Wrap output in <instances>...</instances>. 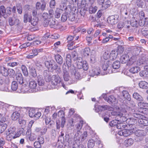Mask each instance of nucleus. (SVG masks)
Segmentation results:
<instances>
[{
  "instance_id": "f257e3e1",
  "label": "nucleus",
  "mask_w": 148,
  "mask_h": 148,
  "mask_svg": "<svg viewBox=\"0 0 148 148\" xmlns=\"http://www.w3.org/2000/svg\"><path fill=\"white\" fill-rule=\"evenodd\" d=\"M6 140L8 141H12L13 139L19 137L22 133L23 130L19 129V131H16V129L14 126H11L6 131Z\"/></svg>"
},
{
  "instance_id": "f03ea898",
  "label": "nucleus",
  "mask_w": 148,
  "mask_h": 148,
  "mask_svg": "<svg viewBox=\"0 0 148 148\" xmlns=\"http://www.w3.org/2000/svg\"><path fill=\"white\" fill-rule=\"evenodd\" d=\"M131 111L130 112L132 115L134 117L139 119L138 120L139 123L144 126H148V120L144 119V117L143 116L139 114V112L134 109H132Z\"/></svg>"
},
{
  "instance_id": "7ed1b4c3",
  "label": "nucleus",
  "mask_w": 148,
  "mask_h": 148,
  "mask_svg": "<svg viewBox=\"0 0 148 148\" xmlns=\"http://www.w3.org/2000/svg\"><path fill=\"white\" fill-rule=\"evenodd\" d=\"M51 83L48 84L47 88L49 89L55 88L56 86L60 83L61 79L58 76L53 75L52 76Z\"/></svg>"
},
{
  "instance_id": "20e7f679",
  "label": "nucleus",
  "mask_w": 148,
  "mask_h": 148,
  "mask_svg": "<svg viewBox=\"0 0 148 148\" xmlns=\"http://www.w3.org/2000/svg\"><path fill=\"white\" fill-rule=\"evenodd\" d=\"M9 123L8 119L6 118L5 117H3L0 114V134L4 132Z\"/></svg>"
},
{
  "instance_id": "39448f33",
  "label": "nucleus",
  "mask_w": 148,
  "mask_h": 148,
  "mask_svg": "<svg viewBox=\"0 0 148 148\" xmlns=\"http://www.w3.org/2000/svg\"><path fill=\"white\" fill-rule=\"evenodd\" d=\"M10 106V105L8 104L0 101V111L1 112V113H0V114L3 117H5L4 116L6 114L7 111V108Z\"/></svg>"
},
{
  "instance_id": "423d86ee",
  "label": "nucleus",
  "mask_w": 148,
  "mask_h": 148,
  "mask_svg": "<svg viewBox=\"0 0 148 148\" xmlns=\"http://www.w3.org/2000/svg\"><path fill=\"white\" fill-rule=\"evenodd\" d=\"M29 115L30 117H33L35 119H37L41 116V114L40 112L32 109L29 110Z\"/></svg>"
},
{
  "instance_id": "0eeeda50",
  "label": "nucleus",
  "mask_w": 148,
  "mask_h": 148,
  "mask_svg": "<svg viewBox=\"0 0 148 148\" xmlns=\"http://www.w3.org/2000/svg\"><path fill=\"white\" fill-rule=\"evenodd\" d=\"M45 66L48 70H55L57 69L58 66L53 61H45Z\"/></svg>"
},
{
  "instance_id": "6e6552de",
  "label": "nucleus",
  "mask_w": 148,
  "mask_h": 148,
  "mask_svg": "<svg viewBox=\"0 0 148 148\" xmlns=\"http://www.w3.org/2000/svg\"><path fill=\"white\" fill-rule=\"evenodd\" d=\"M122 114L119 117L118 121L119 122H124L127 120V117L128 115V113L125 110L123 109L121 110Z\"/></svg>"
},
{
  "instance_id": "1a4fd4ad",
  "label": "nucleus",
  "mask_w": 148,
  "mask_h": 148,
  "mask_svg": "<svg viewBox=\"0 0 148 148\" xmlns=\"http://www.w3.org/2000/svg\"><path fill=\"white\" fill-rule=\"evenodd\" d=\"M133 1L136 2V4L138 7L142 8L145 6L147 7V4H148V0H133Z\"/></svg>"
},
{
  "instance_id": "9d476101",
  "label": "nucleus",
  "mask_w": 148,
  "mask_h": 148,
  "mask_svg": "<svg viewBox=\"0 0 148 148\" xmlns=\"http://www.w3.org/2000/svg\"><path fill=\"white\" fill-rule=\"evenodd\" d=\"M77 68L79 69L83 68L84 70L86 71L88 69V65L86 61H81L78 62L77 64Z\"/></svg>"
},
{
  "instance_id": "9b49d317",
  "label": "nucleus",
  "mask_w": 148,
  "mask_h": 148,
  "mask_svg": "<svg viewBox=\"0 0 148 148\" xmlns=\"http://www.w3.org/2000/svg\"><path fill=\"white\" fill-rule=\"evenodd\" d=\"M118 17V16L117 15L111 16L108 18L107 22L111 25H114L117 22Z\"/></svg>"
},
{
  "instance_id": "f8f14e48",
  "label": "nucleus",
  "mask_w": 148,
  "mask_h": 148,
  "mask_svg": "<svg viewBox=\"0 0 148 148\" xmlns=\"http://www.w3.org/2000/svg\"><path fill=\"white\" fill-rule=\"evenodd\" d=\"M5 80L6 82V83L0 85V90L3 91H9V90L8 87L10 82L9 79L8 78H6Z\"/></svg>"
},
{
  "instance_id": "ddd939ff",
  "label": "nucleus",
  "mask_w": 148,
  "mask_h": 148,
  "mask_svg": "<svg viewBox=\"0 0 148 148\" xmlns=\"http://www.w3.org/2000/svg\"><path fill=\"white\" fill-rule=\"evenodd\" d=\"M133 133V131L131 130H124L119 131L118 134L120 136L127 137L132 134Z\"/></svg>"
},
{
  "instance_id": "4468645a",
  "label": "nucleus",
  "mask_w": 148,
  "mask_h": 148,
  "mask_svg": "<svg viewBox=\"0 0 148 148\" xmlns=\"http://www.w3.org/2000/svg\"><path fill=\"white\" fill-rule=\"evenodd\" d=\"M102 96L105 100L110 104H112L113 102L115 101L116 99L113 95H111L108 97H107L106 94H103Z\"/></svg>"
},
{
  "instance_id": "2eb2a0df",
  "label": "nucleus",
  "mask_w": 148,
  "mask_h": 148,
  "mask_svg": "<svg viewBox=\"0 0 148 148\" xmlns=\"http://www.w3.org/2000/svg\"><path fill=\"white\" fill-rule=\"evenodd\" d=\"M44 77L47 82H49L52 78L51 74V73L47 70H45L43 73Z\"/></svg>"
},
{
  "instance_id": "dca6fc26",
  "label": "nucleus",
  "mask_w": 148,
  "mask_h": 148,
  "mask_svg": "<svg viewBox=\"0 0 148 148\" xmlns=\"http://www.w3.org/2000/svg\"><path fill=\"white\" fill-rule=\"evenodd\" d=\"M8 22L9 25L12 26L14 25H18L19 23L18 19H16L14 17L10 18H9Z\"/></svg>"
},
{
  "instance_id": "f3484780",
  "label": "nucleus",
  "mask_w": 148,
  "mask_h": 148,
  "mask_svg": "<svg viewBox=\"0 0 148 148\" xmlns=\"http://www.w3.org/2000/svg\"><path fill=\"white\" fill-rule=\"evenodd\" d=\"M118 54V53L117 50H112L110 54V60H114L116 59Z\"/></svg>"
},
{
  "instance_id": "a211bd4d",
  "label": "nucleus",
  "mask_w": 148,
  "mask_h": 148,
  "mask_svg": "<svg viewBox=\"0 0 148 148\" xmlns=\"http://www.w3.org/2000/svg\"><path fill=\"white\" fill-rule=\"evenodd\" d=\"M146 132L144 130L138 129L135 132V134L138 137H141L145 136Z\"/></svg>"
},
{
  "instance_id": "6ab92c4d",
  "label": "nucleus",
  "mask_w": 148,
  "mask_h": 148,
  "mask_svg": "<svg viewBox=\"0 0 148 148\" xmlns=\"http://www.w3.org/2000/svg\"><path fill=\"white\" fill-rule=\"evenodd\" d=\"M90 73L91 76L94 77L95 75L97 76L100 74V70L99 67L93 68L90 71Z\"/></svg>"
},
{
  "instance_id": "aec40b11",
  "label": "nucleus",
  "mask_w": 148,
  "mask_h": 148,
  "mask_svg": "<svg viewBox=\"0 0 148 148\" xmlns=\"http://www.w3.org/2000/svg\"><path fill=\"white\" fill-rule=\"evenodd\" d=\"M16 78L19 84H21L23 83V77L21 73H17L16 75Z\"/></svg>"
},
{
  "instance_id": "412c9836",
  "label": "nucleus",
  "mask_w": 148,
  "mask_h": 148,
  "mask_svg": "<svg viewBox=\"0 0 148 148\" xmlns=\"http://www.w3.org/2000/svg\"><path fill=\"white\" fill-rule=\"evenodd\" d=\"M134 143V140L130 138L125 140L124 142V144L126 147H128L133 145Z\"/></svg>"
},
{
  "instance_id": "4be33fe9",
  "label": "nucleus",
  "mask_w": 148,
  "mask_h": 148,
  "mask_svg": "<svg viewBox=\"0 0 148 148\" xmlns=\"http://www.w3.org/2000/svg\"><path fill=\"white\" fill-rule=\"evenodd\" d=\"M140 70L139 67L136 66L131 67L129 70L130 72L134 74L138 72Z\"/></svg>"
},
{
  "instance_id": "5701e85b",
  "label": "nucleus",
  "mask_w": 148,
  "mask_h": 148,
  "mask_svg": "<svg viewBox=\"0 0 148 148\" xmlns=\"http://www.w3.org/2000/svg\"><path fill=\"white\" fill-rule=\"evenodd\" d=\"M37 82L38 86H42L45 84V81L41 75H39L37 77Z\"/></svg>"
},
{
  "instance_id": "b1692460",
  "label": "nucleus",
  "mask_w": 148,
  "mask_h": 148,
  "mask_svg": "<svg viewBox=\"0 0 148 148\" xmlns=\"http://www.w3.org/2000/svg\"><path fill=\"white\" fill-rule=\"evenodd\" d=\"M129 58V56L128 55H123L121 57L120 60L122 64H124L127 62Z\"/></svg>"
},
{
  "instance_id": "393cba45",
  "label": "nucleus",
  "mask_w": 148,
  "mask_h": 148,
  "mask_svg": "<svg viewBox=\"0 0 148 148\" xmlns=\"http://www.w3.org/2000/svg\"><path fill=\"white\" fill-rule=\"evenodd\" d=\"M71 72L72 74L74 73L75 77L76 79H79L80 78L81 76L79 72L76 71L74 67H73L72 69Z\"/></svg>"
},
{
  "instance_id": "a878e982",
  "label": "nucleus",
  "mask_w": 148,
  "mask_h": 148,
  "mask_svg": "<svg viewBox=\"0 0 148 148\" xmlns=\"http://www.w3.org/2000/svg\"><path fill=\"white\" fill-rule=\"evenodd\" d=\"M20 86L19 89L20 90V92L24 93L27 91V86L25 84H24V82L23 83L21 84H20Z\"/></svg>"
},
{
  "instance_id": "bb28decb",
  "label": "nucleus",
  "mask_w": 148,
  "mask_h": 148,
  "mask_svg": "<svg viewBox=\"0 0 148 148\" xmlns=\"http://www.w3.org/2000/svg\"><path fill=\"white\" fill-rule=\"evenodd\" d=\"M133 97L137 100L140 101H143V97L137 92H134L133 94Z\"/></svg>"
},
{
  "instance_id": "cd10ccee",
  "label": "nucleus",
  "mask_w": 148,
  "mask_h": 148,
  "mask_svg": "<svg viewBox=\"0 0 148 148\" xmlns=\"http://www.w3.org/2000/svg\"><path fill=\"white\" fill-rule=\"evenodd\" d=\"M139 85L140 88L147 89L148 88V83L144 81H141L139 82Z\"/></svg>"
},
{
  "instance_id": "c85d7f7f",
  "label": "nucleus",
  "mask_w": 148,
  "mask_h": 148,
  "mask_svg": "<svg viewBox=\"0 0 148 148\" xmlns=\"http://www.w3.org/2000/svg\"><path fill=\"white\" fill-rule=\"evenodd\" d=\"M55 59L57 62L59 64H61L63 62V59L61 56L57 54L55 56Z\"/></svg>"
},
{
  "instance_id": "c756f323",
  "label": "nucleus",
  "mask_w": 148,
  "mask_h": 148,
  "mask_svg": "<svg viewBox=\"0 0 148 148\" xmlns=\"http://www.w3.org/2000/svg\"><path fill=\"white\" fill-rule=\"evenodd\" d=\"M20 116V113L16 111L12 113L11 116L12 119L14 121L17 120L19 117Z\"/></svg>"
},
{
  "instance_id": "7c9ffc66",
  "label": "nucleus",
  "mask_w": 148,
  "mask_h": 148,
  "mask_svg": "<svg viewBox=\"0 0 148 148\" xmlns=\"http://www.w3.org/2000/svg\"><path fill=\"white\" fill-rule=\"evenodd\" d=\"M63 77L64 80L65 81H68L69 80L70 78L69 73L67 71L64 70L63 71Z\"/></svg>"
},
{
  "instance_id": "2f4dec72",
  "label": "nucleus",
  "mask_w": 148,
  "mask_h": 148,
  "mask_svg": "<svg viewBox=\"0 0 148 148\" xmlns=\"http://www.w3.org/2000/svg\"><path fill=\"white\" fill-rule=\"evenodd\" d=\"M122 94L124 98L128 101H130L131 100L130 96L127 91L123 90L122 92Z\"/></svg>"
},
{
  "instance_id": "473e14b6",
  "label": "nucleus",
  "mask_w": 148,
  "mask_h": 148,
  "mask_svg": "<svg viewBox=\"0 0 148 148\" xmlns=\"http://www.w3.org/2000/svg\"><path fill=\"white\" fill-rule=\"evenodd\" d=\"M31 15H29L27 13H25L24 15V22L27 23L28 21L29 22L32 18Z\"/></svg>"
},
{
  "instance_id": "72a5a7b5",
  "label": "nucleus",
  "mask_w": 148,
  "mask_h": 148,
  "mask_svg": "<svg viewBox=\"0 0 148 148\" xmlns=\"http://www.w3.org/2000/svg\"><path fill=\"white\" fill-rule=\"evenodd\" d=\"M66 64L68 66H70L71 64V59L70 54H68L66 55Z\"/></svg>"
},
{
  "instance_id": "f704fd0d",
  "label": "nucleus",
  "mask_w": 148,
  "mask_h": 148,
  "mask_svg": "<svg viewBox=\"0 0 148 148\" xmlns=\"http://www.w3.org/2000/svg\"><path fill=\"white\" fill-rule=\"evenodd\" d=\"M136 57L135 56H132L129 60L127 62V64L128 65H132L136 62Z\"/></svg>"
},
{
  "instance_id": "c9c22d12",
  "label": "nucleus",
  "mask_w": 148,
  "mask_h": 148,
  "mask_svg": "<svg viewBox=\"0 0 148 148\" xmlns=\"http://www.w3.org/2000/svg\"><path fill=\"white\" fill-rule=\"evenodd\" d=\"M127 127V125L126 124L123 123V122H118L116 127L118 129H122L126 128Z\"/></svg>"
},
{
  "instance_id": "e433bc0d",
  "label": "nucleus",
  "mask_w": 148,
  "mask_h": 148,
  "mask_svg": "<svg viewBox=\"0 0 148 148\" xmlns=\"http://www.w3.org/2000/svg\"><path fill=\"white\" fill-rule=\"evenodd\" d=\"M21 69L24 75L25 76H27L28 75V72L26 66L23 65H22Z\"/></svg>"
},
{
  "instance_id": "4c0bfd02",
  "label": "nucleus",
  "mask_w": 148,
  "mask_h": 148,
  "mask_svg": "<svg viewBox=\"0 0 148 148\" xmlns=\"http://www.w3.org/2000/svg\"><path fill=\"white\" fill-rule=\"evenodd\" d=\"M97 10V7L91 4L89 9V12L90 14L95 13Z\"/></svg>"
},
{
  "instance_id": "58836bf2",
  "label": "nucleus",
  "mask_w": 148,
  "mask_h": 148,
  "mask_svg": "<svg viewBox=\"0 0 148 148\" xmlns=\"http://www.w3.org/2000/svg\"><path fill=\"white\" fill-rule=\"evenodd\" d=\"M38 20L39 19L37 17H34L32 19H31L29 22H31L32 25L35 26L38 24Z\"/></svg>"
},
{
  "instance_id": "ea45409f",
  "label": "nucleus",
  "mask_w": 148,
  "mask_h": 148,
  "mask_svg": "<svg viewBox=\"0 0 148 148\" xmlns=\"http://www.w3.org/2000/svg\"><path fill=\"white\" fill-rule=\"evenodd\" d=\"M95 141L93 139H90L88 143V148H92L95 146Z\"/></svg>"
},
{
  "instance_id": "a19ab883",
  "label": "nucleus",
  "mask_w": 148,
  "mask_h": 148,
  "mask_svg": "<svg viewBox=\"0 0 148 148\" xmlns=\"http://www.w3.org/2000/svg\"><path fill=\"white\" fill-rule=\"evenodd\" d=\"M81 134L82 132L80 130H77L76 133L75 135L74 139L75 140H77L79 141L81 137Z\"/></svg>"
},
{
  "instance_id": "79ce46f5",
  "label": "nucleus",
  "mask_w": 148,
  "mask_h": 148,
  "mask_svg": "<svg viewBox=\"0 0 148 148\" xmlns=\"http://www.w3.org/2000/svg\"><path fill=\"white\" fill-rule=\"evenodd\" d=\"M111 4V3L110 1H107L104 3H103L102 4V9L103 10L106 9L110 6Z\"/></svg>"
},
{
  "instance_id": "37998d69",
  "label": "nucleus",
  "mask_w": 148,
  "mask_h": 148,
  "mask_svg": "<svg viewBox=\"0 0 148 148\" xmlns=\"http://www.w3.org/2000/svg\"><path fill=\"white\" fill-rule=\"evenodd\" d=\"M29 86L31 89H35L37 86V83L34 80L31 81L29 83Z\"/></svg>"
},
{
  "instance_id": "c03bdc74",
  "label": "nucleus",
  "mask_w": 148,
  "mask_h": 148,
  "mask_svg": "<svg viewBox=\"0 0 148 148\" xmlns=\"http://www.w3.org/2000/svg\"><path fill=\"white\" fill-rule=\"evenodd\" d=\"M133 18H134V19L131 21L130 24L133 27H138V25L137 21V20L135 19L134 17H133Z\"/></svg>"
},
{
  "instance_id": "a18cd8bd",
  "label": "nucleus",
  "mask_w": 148,
  "mask_h": 148,
  "mask_svg": "<svg viewBox=\"0 0 148 148\" xmlns=\"http://www.w3.org/2000/svg\"><path fill=\"white\" fill-rule=\"evenodd\" d=\"M113 38V37L112 35L109 36L108 37L103 38L101 41V43L103 44L106 43Z\"/></svg>"
},
{
  "instance_id": "49530a36",
  "label": "nucleus",
  "mask_w": 148,
  "mask_h": 148,
  "mask_svg": "<svg viewBox=\"0 0 148 148\" xmlns=\"http://www.w3.org/2000/svg\"><path fill=\"white\" fill-rule=\"evenodd\" d=\"M122 112L121 110L120 112L119 111H113L111 112V114L112 115L114 116H116L115 119H119V117H120L121 114Z\"/></svg>"
},
{
  "instance_id": "de8ad7c7",
  "label": "nucleus",
  "mask_w": 148,
  "mask_h": 148,
  "mask_svg": "<svg viewBox=\"0 0 148 148\" xmlns=\"http://www.w3.org/2000/svg\"><path fill=\"white\" fill-rule=\"evenodd\" d=\"M139 75L141 77H148V70L142 71L139 73Z\"/></svg>"
},
{
  "instance_id": "09e8293b",
  "label": "nucleus",
  "mask_w": 148,
  "mask_h": 148,
  "mask_svg": "<svg viewBox=\"0 0 148 148\" xmlns=\"http://www.w3.org/2000/svg\"><path fill=\"white\" fill-rule=\"evenodd\" d=\"M18 85L17 82L15 81L12 82L11 85V89L13 91L16 90L18 88Z\"/></svg>"
},
{
  "instance_id": "8fccbe9b",
  "label": "nucleus",
  "mask_w": 148,
  "mask_h": 148,
  "mask_svg": "<svg viewBox=\"0 0 148 148\" xmlns=\"http://www.w3.org/2000/svg\"><path fill=\"white\" fill-rule=\"evenodd\" d=\"M120 66V62L118 61H115L112 64L113 68L115 69H119Z\"/></svg>"
},
{
  "instance_id": "3c124183",
  "label": "nucleus",
  "mask_w": 148,
  "mask_h": 148,
  "mask_svg": "<svg viewBox=\"0 0 148 148\" xmlns=\"http://www.w3.org/2000/svg\"><path fill=\"white\" fill-rule=\"evenodd\" d=\"M67 1L66 0H64V1H62L61 4L60 5V8L62 10H63L66 9V8H65L66 6V2Z\"/></svg>"
},
{
  "instance_id": "603ef678",
  "label": "nucleus",
  "mask_w": 148,
  "mask_h": 148,
  "mask_svg": "<svg viewBox=\"0 0 148 148\" xmlns=\"http://www.w3.org/2000/svg\"><path fill=\"white\" fill-rule=\"evenodd\" d=\"M110 61L109 60H106L104 61V63L103 64L102 66V69L104 71H106L107 69L108 66V64H109Z\"/></svg>"
},
{
  "instance_id": "864d4df0",
  "label": "nucleus",
  "mask_w": 148,
  "mask_h": 148,
  "mask_svg": "<svg viewBox=\"0 0 148 148\" xmlns=\"http://www.w3.org/2000/svg\"><path fill=\"white\" fill-rule=\"evenodd\" d=\"M90 50L89 48H85L83 51V55L84 56H87L89 55Z\"/></svg>"
},
{
  "instance_id": "5fc2aeb1",
  "label": "nucleus",
  "mask_w": 148,
  "mask_h": 148,
  "mask_svg": "<svg viewBox=\"0 0 148 148\" xmlns=\"http://www.w3.org/2000/svg\"><path fill=\"white\" fill-rule=\"evenodd\" d=\"M30 74L33 77H36L37 75V74L36 73V69L33 68H31L30 69Z\"/></svg>"
},
{
  "instance_id": "6e6d98bb",
  "label": "nucleus",
  "mask_w": 148,
  "mask_h": 148,
  "mask_svg": "<svg viewBox=\"0 0 148 148\" xmlns=\"http://www.w3.org/2000/svg\"><path fill=\"white\" fill-rule=\"evenodd\" d=\"M83 124V121H80L79 123H77V124L75 125V126L76 127V128L77 130H80L81 129Z\"/></svg>"
},
{
  "instance_id": "4d7b16f0",
  "label": "nucleus",
  "mask_w": 148,
  "mask_h": 148,
  "mask_svg": "<svg viewBox=\"0 0 148 148\" xmlns=\"http://www.w3.org/2000/svg\"><path fill=\"white\" fill-rule=\"evenodd\" d=\"M142 34L144 36L148 35V27H143L141 30Z\"/></svg>"
},
{
  "instance_id": "13d9d810",
  "label": "nucleus",
  "mask_w": 148,
  "mask_h": 148,
  "mask_svg": "<svg viewBox=\"0 0 148 148\" xmlns=\"http://www.w3.org/2000/svg\"><path fill=\"white\" fill-rule=\"evenodd\" d=\"M16 5L18 13L20 14H21L22 13V8L21 4L18 3Z\"/></svg>"
},
{
  "instance_id": "bf43d9fd",
  "label": "nucleus",
  "mask_w": 148,
  "mask_h": 148,
  "mask_svg": "<svg viewBox=\"0 0 148 148\" xmlns=\"http://www.w3.org/2000/svg\"><path fill=\"white\" fill-rule=\"evenodd\" d=\"M18 122L22 127H24L26 125V121L23 119H19Z\"/></svg>"
},
{
  "instance_id": "052dcab7",
  "label": "nucleus",
  "mask_w": 148,
  "mask_h": 148,
  "mask_svg": "<svg viewBox=\"0 0 148 148\" xmlns=\"http://www.w3.org/2000/svg\"><path fill=\"white\" fill-rule=\"evenodd\" d=\"M118 122H119L118 121V119H115V120H113L110 122L109 123L111 127H113L115 125H117Z\"/></svg>"
},
{
  "instance_id": "680f3d73",
  "label": "nucleus",
  "mask_w": 148,
  "mask_h": 148,
  "mask_svg": "<svg viewBox=\"0 0 148 148\" xmlns=\"http://www.w3.org/2000/svg\"><path fill=\"white\" fill-rule=\"evenodd\" d=\"M68 17V14L67 13H63L61 17V21L63 22L67 20Z\"/></svg>"
},
{
  "instance_id": "e2e57ef3",
  "label": "nucleus",
  "mask_w": 148,
  "mask_h": 148,
  "mask_svg": "<svg viewBox=\"0 0 148 148\" xmlns=\"http://www.w3.org/2000/svg\"><path fill=\"white\" fill-rule=\"evenodd\" d=\"M1 73L4 76H7L8 74V70L4 67L3 66L1 68Z\"/></svg>"
},
{
  "instance_id": "0e129e2a",
  "label": "nucleus",
  "mask_w": 148,
  "mask_h": 148,
  "mask_svg": "<svg viewBox=\"0 0 148 148\" xmlns=\"http://www.w3.org/2000/svg\"><path fill=\"white\" fill-rule=\"evenodd\" d=\"M19 64V63L16 62H10L7 64V66L13 67L18 65Z\"/></svg>"
},
{
  "instance_id": "69168bd1",
  "label": "nucleus",
  "mask_w": 148,
  "mask_h": 148,
  "mask_svg": "<svg viewBox=\"0 0 148 148\" xmlns=\"http://www.w3.org/2000/svg\"><path fill=\"white\" fill-rule=\"evenodd\" d=\"M103 57L105 60H107L109 58H110V56L109 52L108 51L105 52L103 54Z\"/></svg>"
},
{
  "instance_id": "338daca9",
  "label": "nucleus",
  "mask_w": 148,
  "mask_h": 148,
  "mask_svg": "<svg viewBox=\"0 0 148 148\" xmlns=\"http://www.w3.org/2000/svg\"><path fill=\"white\" fill-rule=\"evenodd\" d=\"M60 10L57 9L55 12V16L56 18H59L60 16Z\"/></svg>"
},
{
  "instance_id": "774afa93",
  "label": "nucleus",
  "mask_w": 148,
  "mask_h": 148,
  "mask_svg": "<svg viewBox=\"0 0 148 148\" xmlns=\"http://www.w3.org/2000/svg\"><path fill=\"white\" fill-rule=\"evenodd\" d=\"M87 132L86 131H84L81 135V139L82 140H84L87 137Z\"/></svg>"
}]
</instances>
